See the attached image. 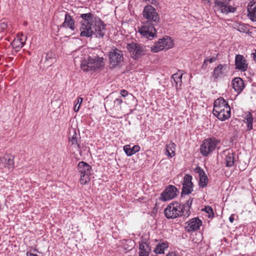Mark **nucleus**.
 <instances>
[{
    "label": "nucleus",
    "mask_w": 256,
    "mask_h": 256,
    "mask_svg": "<svg viewBox=\"0 0 256 256\" xmlns=\"http://www.w3.org/2000/svg\"><path fill=\"white\" fill-rule=\"evenodd\" d=\"M54 54L52 52H50L46 54V59L48 62V64L51 66L52 64L56 62L55 58H54Z\"/></svg>",
    "instance_id": "nucleus-33"
},
{
    "label": "nucleus",
    "mask_w": 256,
    "mask_h": 256,
    "mask_svg": "<svg viewBox=\"0 0 256 256\" xmlns=\"http://www.w3.org/2000/svg\"><path fill=\"white\" fill-rule=\"evenodd\" d=\"M216 60V57H212L210 58H206L204 61L202 66H204L205 65H206V62H209L210 63H212L215 62Z\"/></svg>",
    "instance_id": "nucleus-35"
},
{
    "label": "nucleus",
    "mask_w": 256,
    "mask_h": 256,
    "mask_svg": "<svg viewBox=\"0 0 256 256\" xmlns=\"http://www.w3.org/2000/svg\"><path fill=\"white\" fill-rule=\"evenodd\" d=\"M164 213L168 218H175L180 216H184L180 204L178 202L168 204L164 209Z\"/></svg>",
    "instance_id": "nucleus-6"
},
{
    "label": "nucleus",
    "mask_w": 256,
    "mask_h": 256,
    "mask_svg": "<svg viewBox=\"0 0 256 256\" xmlns=\"http://www.w3.org/2000/svg\"><path fill=\"white\" fill-rule=\"evenodd\" d=\"M122 102V100L120 98H117L114 100L115 104H119Z\"/></svg>",
    "instance_id": "nucleus-41"
},
{
    "label": "nucleus",
    "mask_w": 256,
    "mask_h": 256,
    "mask_svg": "<svg viewBox=\"0 0 256 256\" xmlns=\"http://www.w3.org/2000/svg\"><path fill=\"white\" fill-rule=\"evenodd\" d=\"M248 16L252 21H256V2L251 1L248 6Z\"/></svg>",
    "instance_id": "nucleus-22"
},
{
    "label": "nucleus",
    "mask_w": 256,
    "mask_h": 256,
    "mask_svg": "<svg viewBox=\"0 0 256 256\" xmlns=\"http://www.w3.org/2000/svg\"><path fill=\"white\" fill-rule=\"evenodd\" d=\"M238 30L240 32H246V27L244 24H240L238 27Z\"/></svg>",
    "instance_id": "nucleus-36"
},
{
    "label": "nucleus",
    "mask_w": 256,
    "mask_h": 256,
    "mask_svg": "<svg viewBox=\"0 0 256 256\" xmlns=\"http://www.w3.org/2000/svg\"><path fill=\"white\" fill-rule=\"evenodd\" d=\"M104 60L102 57L92 58L89 56L87 59L82 60L80 67L84 71H96L104 67Z\"/></svg>",
    "instance_id": "nucleus-3"
},
{
    "label": "nucleus",
    "mask_w": 256,
    "mask_h": 256,
    "mask_svg": "<svg viewBox=\"0 0 256 256\" xmlns=\"http://www.w3.org/2000/svg\"><path fill=\"white\" fill-rule=\"evenodd\" d=\"M140 148L138 146H134L132 148H130V145H126L124 146V150L128 156H131L136 152H138Z\"/></svg>",
    "instance_id": "nucleus-28"
},
{
    "label": "nucleus",
    "mask_w": 256,
    "mask_h": 256,
    "mask_svg": "<svg viewBox=\"0 0 256 256\" xmlns=\"http://www.w3.org/2000/svg\"><path fill=\"white\" fill-rule=\"evenodd\" d=\"M122 52L116 48L109 52V58L110 65L114 67L123 60Z\"/></svg>",
    "instance_id": "nucleus-11"
},
{
    "label": "nucleus",
    "mask_w": 256,
    "mask_h": 256,
    "mask_svg": "<svg viewBox=\"0 0 256 256\" xmlns=\"http://www.w3.org/2000/svg\"><path fill=\"white\" fill-rule=\"evenodd\" d=\"M236 68L242 72H245L248 68L246 61L242 55H236L235 60Z\"/></svg>",
    "instance_id": "nucleus-17"
},
{
    "label": "nucleus",
    "mask_w": 256,
    "mask_h": 256,
    "mask_svg": "<svg viewBox=\"0 0 256 256\" xmlns=\"http://www.w3.org/2000/svg\"><path fill=\"white\" fill-rule=\"evenodd\" d=\"M173 46V40L171 38L166 36L155 43L154 45L152 47V50L154 52H157L160 50L166 48L168 50Z\"/></svg>",
    "instance_id": "nucleus-9"
},
{
    "label": "nucleus",
    "mask_w": 256,
    "mask_h": 256,
    "mask_svg": "<svg viewBox=\"0 0 256 256\" xmlns=\"http://www.w3.org/2000/svg\"><path fill=\"white\" fill-rule=\"evenodd\" d=\"M26 38V36L22 34H18L16 38L12 43L13 48L16 52L18 51L24 46Z\"/></svg>",
    "instance_id": "nucleus-16"
},
{
    "label": "nucleus",
    "mask_w": 256,
    "mask_h": 256,
    "mask_svg": "<svg viewBox=\"0 0 256 256\" xmlns=\"http://www.w3.org/2000/svg\"><path fill=\"white\" fill-rule=\"evenodd\" d=\"M80 36L90 37L94 34L96 38H103L106 32V24L99 18L89 12L80 14Z\"/></svg>",
    "instance_id": "nucleus-1"
},
{
    "label": "nucleus",
    "mask_w": 256,
    "mask_h": 256,
    "mask_svg": "<svg viewBox=\"0 0 256 256\" xmlns=\"http://www.w3.org/2000/svg\"><path fill=\"white\" fill-rule=\"evenodd\" d=\"M253 58L254 60L256 62V50H255V52L254 53L252 54Z\"/></svg>",
    "instance_id": "nucleus-44"
},
{
    "label": "nucleus",
    "mask_w": 256,
    "mask_h": 256,
    "mask_svg": "<svg viewBox=\"0 0 256 256\" xmlns=\"http://www.w3.org/2000/svg\"><path fill=\"white\" fill-rule=\"evenodd\" d=\"M168 244L164 242H162L160 244L157 245L154 248V252L156 254H163L164 253V250L167 248Z\"/></svg>",
    "instance_id": "nucleus-31"
},
{
    "label": "nucleus",
    "mask_w": 256,
    "mask_h": 256,
    "mask_svg": "<svg viewBox=\"0 0 256 256\" xmlns=\"http://www.w3.org/2000/svg\"><path fill=\"white\" fill-rule=\"evenodd\" d=\"M246 120L247 123V127L248 130L252 128L253 118L250 112H248L246 116Z\"/></svg>",
    "instance_id": "nucleus-32"
},
{
    "label": "nucleus",
    "mask_w": 256,
    "mask_h": 256,
    "mask_svg": "<svg viewBox=\"0 0 256 256\" xmlns=\"http://www.w3.org/2000/svg\"><path fill=\"white\" fill-rule=\"evenodd\" d=\"M226 164V166H232L234 164V156L232 153L228 152L226 154L225 159Z\"/></svg>",
    "instance_id": "nucleus-30"
},
{
    "label": "nucleus",
    "mask_w": 256,
    "mask_h": 256,
    "mask_svg": "<svg viewBox=\"0 0 256 256\" xmlns=\"http://www.w3.org/2000/svg\"><path fill=\"white\" fill-rule=\"evenodd\" d=\"M28 256H38L36 254H32L31 252H27Z\"/></svg>",
    "instance_id": "nucleus-43"
},
{
    "label": "nucleus",
    "mask_w": 256,
    "mask_h": 256,
    "mask_svg": "<svg viewBox=\"0 0 256 256\" xmlns=\"http://www.w3.org/2000/svg\"><path fill=\"white\" fill-rule=\"evenodd\" d=\"M192 177L186 174L184 178L182 194H188L192 190Z\"/></svg>",
    "instance_id": "nucleus-15"
},
{
    "label": "nucleus",
    "mask_w": 256,
    "mask_h": 256,
    "mask_svg": "<svg viewBox=\"0 0 256 256\" xmlns=\"http://www.w3.org/2000/svg\"><path fill=\"white\" fill-rule=\"evenodd\" d=\"M127 48L132 54V56L136 59L144 54L145 46L132 42L127 44Z\"/></svg>",
    "instance_id": "nucleus-10"
},
{
    "label": "nucleus",
    "mask_w": 256,
    "mask_h": 256,
    "mask_svg": "<svg viewBox=\"0 0 256 256\" xmlns=\"http://www.w3.org/2000/svg\"><path fill=\"white\" fill-rule=\"evenodd\" d=\"M7 28V24L6 23L4 22H0V30H6Z\"/></svg>",
    "instance_id": "nucleus-38"
},
{
    "label": "nucleus",
    "mask_w": 256,
    "mask_h": 256,
    "mask_svg": "<svg viewBox=\"0 0 256 256\" xmlns=\"http://www.w3.org/2000/svg\"><path fill=\"white\" fill-rule=\"evenodd\" d=\"M78 170L80 173V182L82 184H86L90 180L91 166L84 162H80L78 165Z\"/></svg>",
    "instance_id": "nucleus-5"
},
{
    "label": "nucleus",
    "mask_w": 256,
    "mask_h": 256,
    "mask_svg": "<svg viewBox=\"0 0 256 256\" xmlns=\"http://www.w3.org/2000/svg\"><path fill=\"white\" fill-rule=\"evenodd\" d=\"M146 2H148L150 4H156L157 2L156 0H144Z\"/></svg>",
    "instance_id": "nucleus-40"
},
{
    "label": "nucleus",
    "mask_w": 256,
    "mask_h": 256,
    "mask_svg": "<svg viewBox=\"0 0 256 256\" xmlns=\"http://www.w3.org/2000/svg\"><path fill=\"white\" fill-rule=\"evenodd\" d=\"M230 0H215V4L220 6L221 12L223 13L233 12L236 11V8L230 6H228Z\"/></svg>",
    "instance_id": "nucleus-13"
},
{
    "label": "nucleus",
    "mask_w": 256,
    "mask_h": 256,
    "mask_svg": "<svg viewBox=\"0 0 256 256\" xmlns=\"http://www.w3.org/2000/svg\"><path fill=\"white\" fill-rule=\"evenodd\" d=\"M140 254H142L144 256H148L149 253L150 252V248H149L148 244L144 242H140L139 246Z\"/></svg>",
    "instance_id": "nucleus-27"
},
{
    "label": "nucleus",
    "mask_w": 256,
    "mask_h": 256,
    "mask_svg": "<svg viewBox=\"0 0 256 256\" xmlns=\"http://www.w3.org/2000/svg\"><path fill=\"white\" fill-rule=\"evenodd\" d=\"M14 156L12 155H6L0 157V166H4L8 170H12L14 168Z\"/></svg>",
    "instance_id": "nucleus-14"
},
{
    "label": "nucleus",
    "mask_w": 256,
    "mask_h": 256,
    "mask_svg": "<svg viewBox=\"0 0 256 256\" xmlns=\"http://www.w3.org/2000/svg\"><path fill=\"white\" fill-rule=\"evenodd\" d=\"M144 18L147 20L146 22L157 26L160 22V17L156 10L150 5L146 6L142 12Z\"/></svg>",
    "instance_id": "nucleus-4"
},
{
    "label": "nucleus",
    "mask_w": 256,
    "mask_h": 256,
    "mask_svg": "<svg viewBox=\"0 0 256 256\" xmlns=\"http://www.w3.org/2000/svg\"><path fill=\"white\" fill-rule=\"evenodd\" d=\"M182 74H183L181 72H179L172 76L171 82L173 86H174L176 89H178V84L180 86L182 84Z\"/></svg>",
    "instance_id": "nucleus-26"
},
{
    "label": "nucleus",
    "mask_w": 256,
    "mask_h": 256,
    "mask_svg": "<svg viewBox=\"0 0 256 256\" xmlns=\"http://www.w3.org/2000/svg\"><path fill=\"white\" fill-rule=\"evenodd\" d=\"M204 210L208 214H214L213 210L210 206H206L204 208Z\"/></svg>",
    "instance_id": "nucleus-37"
},
{
    "label": "nucleus",
    "mask_w": 256,
    "mask_h": 256,
    "mask_svg": "<svg viewBox=\"0 0 256 256\" xmlns=\"http://www.w3.org/2000/svg\"><path fill=\"white\" fill-rule=\"evenodd\" d=\"M233 88L238 93H240L244 88V83L242 78H234L232 82Z\"/></svg>",
    "instance_id": "nucleus-25"
},
{
    "label": "nucleus",
    "mask_w": 256,
    "mask_h": 256,
    "mask_svg": "<svg viewBox=\"0 0 256 256\" xmlns=\"http://www.w3.org/2000/svg\"><path fill=\"white\" fill-rule=\"evenodd\" d=\"M226 64H218L214 70L213 76L214 78L222 77L226 72Z\"/></svg>",
    "instance_id": "nucleus-23"
},
{
    "label": "nucleus",
    "mask_w": 256,
    "mask_h": 256,
    "mask_svg": "<svg viewBox=\"0 0 256 256\" xmlns=\"http://www.w3.org/2000/svg\"><path fill=\"white\" fill-rule=\"evenodd\" d=\"M176 149V144L170 142L166 146V152L167 153V155L172 158L175 156L174 150Z\"/></svg>",
    "instance_id": "nucleus-29"
},
{
    "label": "nucleus",
    "mask_w": 256,
    "mask_h": 256,
    "mask_svg": "<svg viewBox=\"0 0 256 256\" xmlns=\"http://www.w3.org/2000/svg\"><path fill=\"white\" fill-rule=\"evenodd\" d=\"M187 223L186 228L188 232L198 230L202 224V221L198 218L191 219Z\"/></svg>",
    "instance_id": "nucleus-18"
},
{
    "label": "nucleus",
    "mask_w": 256,
    "mask_h": 256,
    "mask_svg": "<svg viewBox=\"0 0 256 256\" xmlns=\"http://www.w3.org/2000/svg\"><path fill=\"white\" fill-rule=\"evenodd\" d=\"M193 202V198H190L184 204H180V207L182 210L184 217H188L190 213V209Z\"/></svg>",
    "instance_id": "nucleus-24"
},
{
    "label": "nucleus",
    "mask_w": 256,
    "mask_h": 256,
    "mask_svg": "<svg viewBox=\"0 0 256 256\" xmlns=\"http://www.w3.org/2000/svg\"><path fill=\"white\" fill-rule=\"evenodd\" d=\"M156 25L150 24V22H144L142 26L138 28V32L144 38L152 40L156 35Z\"/></svg>",
    "instance_id": "nucleus-8"
},
{
    "label": "nucleus",
    "mask_w": 256,
    "mask_h": 256,
    "mask_svg": "<svg viewBox=\"0 0 256 256\" xmlns=\"http://www.w3.org/2000/svg\"><path fill=\"white\" fill-rule=\"evenodd\" d=\"M82 102V97H80L78 99L77 102H76V105L74 106V110L76 112H77L78 111L79 108H80V104Z\"/></svg>",
    "instance_id": "nucleus-34"
},
{
    "label": "nucleus",
    "mask_w": 256,
    "mask_h": 256,
    "mask_svg": "<svg viewBox=\"0 0 256 256\" xmlns=\"http://www.w3.org/2000/svg\"><path fill=\"white\" fill-rule=\"evenodd\" d=\"M120 94H121V96H126L127 95H128V92L126 90H122L120 91Z\"/></svg>",
    "instance_id": "nucleus-39"
},
{
    "label": "nucleus",
    "mask_w": 256,
    "mask_h": 256,
    "mask_svg": "<svg viewBox=\"0 0 256 256\" xmlns=\"http://www.w3.org/2000/svg\"><path fill=\"white\" fill-rule=\"evenodd\" d=\"M213 114L222 121H224L230 118V106L223 97H219L214 101Z\"/></svg>",
    "instance_id": "nucleus-2"
},
{
    "label": "nucleus",
    "mask_w": 256,
    "mask_h": 256,
    "mask_svg": "<svg viewBox=\"0 0 256 256\" xmlns=\"http://www.w3.org/2000/svg\"><path fill=\"white\" fill-rule=\"evenodd\" d=\"M234 214H232L230 218H229V220L230 221V222H233L234 220Z\"/></svg>",
    "instance_id": "nucleus-42"
},
{
    "label": "nucleus",
    "mask_w": 256,
    "mask_h": 256,
    "mask_svg": "<svg viewBox=\"0 0 256 256\" xmlns=\"http://www.w3.org/2000/svg\"><path fill=\"white\" fill-rule=\"evenodd\" d=\"M77 134L76 132L72 137L69 138V144L70 148L74 152H80V146L78 142Z\"/></svg>",
    "instance_id": "nucleus-21"
},
{
    "label": "nucleus",
    "mask_w": 256,
    "mask_h": 256,
    "mask_svg": "<svg viewBox=\"0 0 256 256\" xmlns=\"http://www.w3.org/2000/svg\"><path fill=\"white\" fill-rule=\"evenodd\" d=\"M63 14L64 16V21L60 26L68 28H70L71 30H74L75 29L74 20L72 19L71 16L69 15L68 14L63 13L62 14V15Z\"/></svg>",
    "instance_id": "nucleus-20"
},
{
    "label": "nucleus",
    "mask_w": 256,
    "mask_h": 256,
    "mask_svg": "<svg viewBox=\"0 0 256 256\" xmlns=\"http://www.w3.org/2000/svg\"><path fill=\"white\" fill-rule=\"evenodd\" d=\"M220 140L214 138H208L204 141L200 147V152L204 156H207L214 150Z\"/></svg>",
    "instance_id": "nucleus-7"
},
{
    "label": "nucleus",
    "mask_w": 256,
    "mask_h": 256,
    "mask_svg": "<svg viewBox=\"0 0 256 256\" xmlns=\"http://www.w3.org/2000/svg\"><path fill=\"white\" fill-rule=\"evenodd\" d=\"M194 170L195 172L198 174L199 175L200 186L202 188L205 187L208 182V179L203 170L200 167H197L195 168Z\"/></svg>",
    "instance_id": "nucleus-19"
},
{
    "label": "nucleus",
    "mask_w": 256,
    "mask_h": 256,
    "mask_svg": "<svg viewBox=\"0 0 256 256\" xmlns=\"http://www.w3.org/2000/svg\"><path fill=\"white\" fill-rule=\"evenodd\" d=\"M176 188L173 186H169L162 194L160 199L162 201H167L174 198L178 194Z\"/></svg>",
    "instance_id": "nucleus-12"
}]
</instances>
